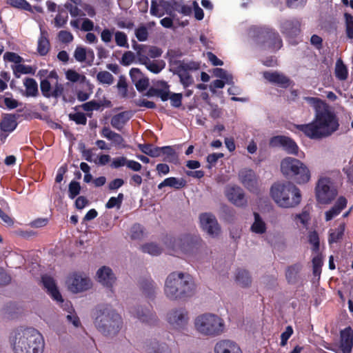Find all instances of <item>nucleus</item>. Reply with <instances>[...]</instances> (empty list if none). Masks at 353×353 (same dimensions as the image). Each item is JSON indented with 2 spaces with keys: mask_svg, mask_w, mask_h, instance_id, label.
<instances>
[{
  "mask_svg": "<svg viewBox=\"0 0 353 353\" xmlns=\"http://www.w3.org/2000/svg\"><path fill=\"white\" fill-rule=\"evenodd\" d=\"M9 339L14 353L43 352V337L33 327H18L10 333Z\"/></svg>",
  "mask_w": 353,
  "mask_h": 353,
  "instance_id": "obj_1",
  "label": "nucleus"
},
{
  "mask_svg": "<svg viewBox=\"0 0 353 353\" xmlns=\"http://www.w3.org/2000/svg\"><path fill=\"white\" fill-rule=\"evenodd\" d=\"M339 124L335 114L326 110H316L313 121L307 124L296 125V128L312 139L327 137L336 131Z\"/></svg>",
  "mask_w": 353,
  "mask_h": 353,
  "instance_id": "obj_2",
  "label": "nucleus"
},
{
  "mask_svg": "<svg viewBox=\"0 0 353 353\" xmlns=\"http://www.w3.org/2000/svg\"><path fill=\"white\" fill-rule=\"evenodd\" d=\"M195 284L192 276L181 272L170 273L165 282L164 293L171 301L184 300L192 296Z\"/></svg>",
  "mask_w": 353,
  "mask_h": 353,
  "instance_id": "obj_3",
  "label": "nucleus"
},
{
  "mask_svg": "<svg viewBox=\"0 0 353 353\" xmlns=\"http://www.w3.org/2000/svg\"><path fill=\"white\" fill-rule=\"evenodd\" d=\"M164 243L171 254L181 253L188 257L196 256L205 247L199 234L190 233L182 234L177 238L166 236Z\"/></svg>",
  "mask_w": 353,
  "mask_h": 353,
  "instance_id": "obj_4",
  "label": "nucleus"
},
{
  "mask_svg": "<svg viewBox=\"0 0 353 353\" xmlns=\"http://www.w3.org/2000/svg\"><path fill=\"white\" fill-rule=\"evenodd\" d=\"M95 310L94 323L98 331L105 336H116L123 326L121 315L108 304L97 305Z\"/></svg>",
  "mask_w": 353,
  "mask_h": 353,
  "instance_id": "obj_5",
  "label": "nucleus"
},
{
  "mask_svg": "<svg viewBox=\"0 0 353 353\" xmlns=\"http://www.w3.org/2000/svg\"><path fill=\"white\" fill-rule=\"evenodd\" d=\"M270 195L281 208H292L301 201L300 190L292 182L274 183L270 188Z\"/></svg>",
  "mask_w": 353,
  "mask_h": 353,
  "instance_id": "obj_6",
  "label": "nucleus"
},
{
  "mask_svg": "<svg viewBox=\"0 0 353 353\" xmlns=\"http://www.w3.org/2000/svg\"><path fill=\"white\" fill-rule=\"evenodd\" d=\"M281 171L288 179L298 184H304L310 179L308 168L300 160L293 157H285L281 162Z\"/></svg>",
  "mask_w": 353,
  "mask_h": 353,
  "instance_id": "obj_7",
  "label": "nucleus"
},
{
  "mask_svg": "<svg viewBox=\"0 0 353 353\" xmlns=\"http://www.w3.org/2000/svg\"><path fill=\"white\" fill-rule=\"evenodd\" d=\"M256 43L265 49L278 50L283 46V41L279 33L267 27H252L250 29Z\"/></svg>",
  "mask_w": 353,
  "mask_h": 353,
  "instance_id": "obj_8",
  "label": "nucleus"
},
{
  "mask_svg": "<svg viewBox=\"0 0 353 353\" xmlns=\"http://www.w3.org/2000/svg\"><path fill=\"white\" fill-rule=\"evenodd\" d=\"M197 331L203 335L216 336L223 332V320L213 314H203L196 317L194 322Z\"/></svg>",
  "mask_w": 353,
  "mask_h": 353,
  "instance_id": "obj_9",
  "label": "nucleus"
},
{
  "mask_svg": "<svg viewBox=\"0 0 353 353\" xmlns=\"http://www.w3.org/2000/svg\"><path fill=\"white\" fill-rule=\"evenodd\" d=\"M337 190L332 185L330 178L320 177L315 187V195L318 203L321 204L330 203L336 196Z\"/></svg>",
  "mask_w": 353,
  "mask_h": 353,
  "instance_id": "obj_10",
  "label": "nucleus"
},
{
  "mask_svg": "<svg viewBox=\"0 0 353 353\" xmlns=\"http://www.w3.org/2000/svg\"><path fill=\"white\" fill-rule=\"evenodd\" d=\"M179 63V66L175 68L174 73L179 76L183 88H187L194 83L193 77L189 74L188 71L199 70L200 64L195 61Z\"/></svg>",
  "mask_w": 353,
  "mask_h": 353,
  "instance_id": "obj_11",
  "label": "nucleus"
},
{
  "mask_svg": "<svg viewBox=\"0 0 353 353\" xmlns=\"http://www.w3.org/2000/svg\"><path fill=\"white\" fill-rule=\"evenodd\" d=\"M269 145L271 148L281 147L288 154H298L299 147L296 142L290 137L277 135L270 139Z\"/></svg>",
  "mask_w": 353,
  "mask_h": 353,
  "instance_id": "obj_12",
  "label": "nucleus"
},
{
  "mask_svg": "<svg viewBox=\"0 0 353 353\" xmlns=\"http://www.w3.org/2000/svg\"><path fill=\"white\" fill-rule=\"evenodd\" d=\"M40 89L43 96L46 98L53 97L58 99L61 97L63 101H68L64 94V85L58 81H57L54 87L52 88L51 84L48 79H43L40 83Z\"/></svg>",
  "mask_w": 353,
  "mask_h": 353,
  "instance_id": "obj_13",
  "label": "nucleus"
},
{
  "mask_svg": "<svg viewBox=\"0 0 353 353\" xmlns=\"http://www.w3.org/2000/svg\"><path fill=\"white\" fill-rule=\"evenodd\" d=\"M66 282L68 289L74 293L85 291L92 287V282L88 277L77 273L70 275Z\"/></svg>",
  "mask_w": 353,
  "mask_h": 353,
  "instance_id": "obj_14",
  "label": "nucleus"
},
{
  "mask_svg": "<svg viewBox=\"0 0 353 353\" xmlns=\"http://www.w3.org/2000/svg\"><path fill=\"white\" fill-rule=\"evenodd\" d=\"M239 179L241 184L249 191L255 192L259 189L258 176L254 171L250 168H243L239 172Z\"/></svg>",
  "mask_w": 353,
  "mask_h": 353,
  "instance_id": "obj_15",
  "label": "nucleus"
},
{
  "mask_svg": "<svg viewBox=\"0 0 353 353\" xmlns=\"http://www.w3.org/2000/svg\"><path fill=\"white\" fill-rule=\"evenodd\" d=\"M129 312L132 316L138 319L142 323L154 325L157 322L156 314L149 308L143 309L140 306L132 307L130 308Z\"/></svg>",
  "mask_w": 353,
  "mask_h": 353,
  "instance_id": "obj_16",
  "label": "nucleus"
},
{
  "mask_svg": "<svg viewBox=\"0 0 353 353\" xmlns=\"http://www.w3.org/2000/svg\"><path fill=\"white\" fill-rule=\"evenodd\" d=\"M199 219L202 229L209 235L214 236L219 233L220 228L214 215L211 213H203Z\"/></svg>",
  "mask_w": 353,
  "mask_h": 353,
  "instance_id": "obj_17",
  "label": "nucleus"
},
{
  "mask_svg": "<svg viewBox=\"0 0 353 353\" xmlns=\"http://www.w3.org/2000/svg\"><path fill=\"white\" fill-rule=\"evenodd\" d=\"M280 30L287 39H294L301 32V22L296 19H285L281 23Z\"/></svg>",
  "mask_w": 353,
  "mask_h": 353,
  "instance_id": "obj_18",
  "label": "nucleus"
},
{
  "mask_svg": "<svg viewBox=\"0 0 353 353\" xmlns=\"http://www.w3.org/2000/svg\"><path fill=\"white\" fill-rule=\"evenodd\" d=\"M225 196L232 203L237 207H245L247 205L244 191L239 186L228 187L225 190Z\"/></svg>",
  "mask_w": 353,
  "mask_h": 353,
  "instance_id": "obj_19",
  "label": "nucleus"
},
{
  "mask_svg": "<svg viewBox=\"0 0 353 353\" xmlns=\"http://www.w3.org/2000/svg\"><path fill=\"white\" fill-rule=\"evenodd\" d=\"M168 321L174 328H183L188 323V312L185 309H175L168 314Z\"/></svg>",
  "mask_w": 353,
  "mask_h": 353,
  "instance_id": "obj_20",
  "label": "nucleus"
},
{
  "mask_svg": "<svg viewBox=\"0 0 353 353\" xmlns=\"http://www.w3.org/2000/svg\"><path fill=\"white\" fill-rule=\"evenodd\" d=\"M263 76L269 82L276 84L282 88H288L292 83L290 78L277 71H265L263 72Z\"/></svg>",
  "mask_w": 353,
  "mask_h": 353,
  "instance_id": "obj_21",
  "label": "nucleus"
},
{
  "mask_svg": "<svg viewBox=\"0 0 353 353\" xmlns=\"http://www.w3.org/2000/svg\"><path fill=\"white\" fill-rule=\"evenodd\" d=\"M214 353H243L239 345L234 341L222 339L214 347Z\"/></svg>",
  "mask_w": 353,
  "mask_h": 353,
  "instance_id": "obj_22",
  "label": "nucleus"
},
{
  "mask_svg": "<svg viewBox=\"0 0 353 353\" xmlns=\"http://www.w3.org/2000/svg\"><path fill=\"white\" fill-rule=\"evenodd\" d=\"M41 281L44 288L47 290V292L54 300L60 303L63 302L62 296L59 292L53 278L48 275H44L41 277Z\"/></svg>",
  "mask_w": 353,
  "mask_h": 353,
  "instance_id": "obj_23",
  "label": "nucleus"
},
{
  "mask_svg": "<svg viewBox=\"0 0 353 353\" xmlns=\"http://www.w3.org/2000/svg\"><path fill=\"white\" fill-rule=\"evenodd\" d=\"M97 276L98 281L108 288H112L116 281V277L114 276L112 270L106 266H103L99 268L97 272Z\"/></svg>",
  "mask_w": 353,
  "mask_h": 353,
  "instance_id": "obj_24",
  "label": "nucleus"
},
{
  "mask_svg": "<svg viewBox=\"0 0 353 353\" xmlns=\"http://www.w3.org/2000/svg\"><path fill=\"white\" fill-rule=\"evenodd\" d=\"M340 347L343 353H351L353 347V330L347 327L341 331Z\"/></svg>",
  "mask_w": 353,
  "mask_h": 353,
  "instance_id": "obj_25",
  "label": "nucleus"
},
{
  "mask_svg": "<svg viewBox=\"0 0 353 353\" xmlns=\"http://www.w3.org/2000/svg\"><path fill=\"white\" fill-rule=\"evenodd\" d=\"M347 201L345 197L341 196L338 198L335 204L325 213V219L326 221L332 220L334 217L339 215L341 212L346 208Z\"/></svg>",
  "mask_w": 353,
  "mask_h": 353,
  "instance_id": "obj_26",
  "label": "nucleus"
},
{
  "mask_svg": "<svg viewBox=\"0 0 353 353\" xmlns=\"http://www.w3.org/2000/svg\"><path fill=\"white\" fill-rule=\"evenodd\" d=\"M17 116L14 114H5L0 122V130L3 132L10 133L17 127Z\"/></svg>",
  "mask_w": 353,
  "mask_h": 353,
  "instance_id": "obj_27",
  "label": "nucleus"
},
{
  "mask_svg": "<svg viewBox=\"0 0 353 353\" xmlns=\"http://www.w3.org/2000/svg\"><path fill=\"white\" fill-rule=\"evenodd\" d=\"M139 286L143 294L149 299H154L156 293V285L151 278H143L139 281Z\"/></svg>",
  "mask_w": 353,
  "mask_h": 353,
  "instance_id": "obj_28",
  "label": "nucleus"
},
{
  "mask_svg": "<svg viewBox=\"0 0 353 353\" xmlns=\"http://www.w3.org/2000/svg\"><path fill=\"white\" fill-rule=\"evenodd\" d=\"M145 353H170L169 347L165 343L159 344L156 341H150L145 342L143 346Z\"/></svg>",
  "mask_w": 353,
  "mask_h": 353,
  "instance_id": "obj_29",
  "label": "nucleus"
},
{
  "mask_svg": "<svg viewBox=\"0 0 353 353\" xmlns=\"http://www.w3.org/2000/svg\"><path fill=\"white\" fill-rule=\"evenodd\" d=\"M48 37V32L41 29V33L37 43V52L41 56L46 55L50 50V43Z\"/></svg>",
  "mask_w": 353,
  "mask_h": 353,
  "instance_id": "obj_30",
  "label": "nucleus"
},
{
  "mask_svg": "<svg viewBox=\"0 0 353 353\" xmlns=\"http://www.w3.org/2000/svg\"><path fill=\"white\" fill-rule=\"evenodd\" d=\"M186 185L187 181L183 178L171 176L166 178L161 183H160L158 185V188L161 190L164 187H170L176 190H179L185 187Z\"/></svg>",
  "mask_w": 353,
  "mask_h": 353,
  "instance_id": "obj_31",
  "label": "nucleus"
},
{
  "mask_svg": "<svg viewBox=\"0 0 353 353\" xmlns=\"http://www.w3.org/2000/svg\"><path fill=\"white\" fill-rule=\"evenodd\" d=\"M346 225L345 223H341L337 228L330 229L328 232V243L332 245L339 242L344 236Z\"/></svg>",
  "mask_w": 353,
  "mask_h": 353,
  "instance_id": "obj_32",
  "label": "nucleus"
},
{
  "mask_svg": "<svg viewBox=\"0 0 353 353\" xmlns=\"http://www.w3.org/2000/svg\"><path fill=\"white\" fill-rule=\"evenodd\" d=\"M302 269L301 263H294L287 268L285 270V278L289 284H295L298 281L299 274Z\"/></svg>",
  "mask_w": 353,
  "mask_h": 353,
  "instance_id": "obj_33",
  "label": "nucleus"
},
{
  "mask_svg": "<svg viewBox=\"0 0 353 353\" xmlns=\"http://www.w3.org/2000/svg\"><path fill=\"white\" fill-rule=\"evenodd\" d=\"M129 119V112H122L114 115L111 119L110 123L114 128L121 130Z\"/></svg>",
  "mask_w": 353,
  "mask_h": 353,
  "instance_id": "obj_34",
  "label": "nucleus"
},
{
  "mask_svg": "<svg viewBox=\"0 0 353 353\" xmlns=\"http://www.w3.org/2000/svg\"><path fill=\"white\" fill-rule=\"evenodd\" d=\"M26 87V96L35 97L38 95V85L35 79L32 78H26L24 81Z\"/></svg>",
  "mask_w": 353,
  "mask_h": 353,
  "instance_id": "obj_35",
  "label": "nucleus"
},
{
  "mask_svg": "<svg viewBox=\"0 0 353 353\" xmlns=\"http://www.w3.org/2000/svg\"><path fill=\"white\" fill-rule=\"evenodd\" d=\"M101 134L102 137L114 142L116 145H121L124 141L122 136L118 133L112 131L108 127H103L101 130Z\"/></svg>",
  "mask_w": 353,
  "mask_h": 353,
  "instance_id": "obj_36",
  "label": "nucleus"
},
{
  "mask_svg": "<svg viewBox=\"0 0 353 353\" xmlns=\"http://www.w3.org/2000/svg\"><path fill=\"white\" fill-rule=\"evenodd\" d=\"M254 221L251 226V230L256 233L262 234L266 232V224L261 219L260 214L254 212Z\"/></svg>",
  "mask_w": 353,
  "mask_h": 353,
  "instance_id": "obj_37",
  "label": "nucleus"
},
{
  "mask_svg": "<svg viewBox=\"0 0 353 353\" xmlns=\"http://www.w3.org/2000/svg\"><path fill=\"white\" fill-rule=\"evenodd\" d=\"M146 68L154 74H159L165 67V62L163 60L150 61L149 59L146 63H142Z\"/></svg>",
  "mask_w": 353,
  "mask_h": 353,
  "instance_id": "obj_38",
  "label": "nucleus"
},
{
  "mask_svg": "<svg viewBox=\"0 0 353 353\" xmlns=\"http://www.w3.org/2000/svg\"><path fill=\"white\" fill-rule=\"evenodd\" d=\"M236 282L242 287H248L252 283L249 272L245 270H238L236 274Z\"/></svg>",
  "mask_w": 353,
  "mask_h": 353,
  "instance_id": "obj_39",
  "label": "nucleus"
},
{
  "mask_svg": "<svg viewBox=\"0 0 353 353\" xmlns=\"http://www.w3.org/2000/svg\"><path fill=\"white\" fill-rule=\"evenodd\" d=\"M162 156H163V161L168 163H176L178 160V155L174 149L170 145L163 146L162 151Z\"/></svg>",
  "mask_w": 353,
  "mask_h": 353,
  "instance_id": "obj_40",
  "label": "nucleus"
},
{
  "mask_svg": "<svg viewBox=\"0 0 353 353\" xmlns=\"http://www.w3.org/2000/svg\"><path fill=\"white\" fill-rule=\"evenodd\" d=\"M7 3L11 7L32 12L31 5L26 0H7Z\"/></svg>",
  "mask_w": 353,
  "mask_h": 353,
  "instance_id": "obj_41",
  "label": "nucleus"
},
{
  "mask_svg": "<svg viewBox=\"0 0 353 353\" xmlns=\"http://www.w3.org/2000/svg\"><path fill=\"white\" fill-rule=\"evenodd\" d=\"M149 45L142 44L139 49L136 52L138 62L140 64L146 63L149 59Z\"/></svg>",
  "mask_w": 353,
  "mask_h": 353,
  "instance_id": "obj_42",
  "label": "nucleus"
},
{
  "mask_svg": "<svg viewBox=\"0 0 353 353\" xmlns=\"http://www.w3.org/2000/svg\"><path fill=\"white\" fill-rule=\"evenodd\" d=\"M335 75L339 80H345L348 76L347 67L343 64L341 59L337 60L336 63Z\"/></svg>",
  "mask_w": 353,
  "mask_h": 353,
  "instance_id": "obj_43",
  "label": "nucleus"
},
{
  "mask_svg": "<svg viewBox=\"0 0 353 353\" xmlns=\"http://www.w3.org/2000/svg\"><path fill=\"white\" fill-rule=\"evenodd\" d=\"M181 55L182 54L178 50H169L167 52L166 58L168 59L170 65L176 68L179 66V63H186L185 61L176 60V58Z\"/></svg>",
  "mask_w": 353,
  "mask_h": 353,
  "instance_id": "obj_44",
  "label": "nucleus"
},
{
  "mask_svg": "<svg viewBox=\"0 0 353 353\" xmlns=\"http://www.w3.org/2000/svg\"><path fill=\"white\" fill-rule=\"evenodd\" d=\"M141 250L143 252L148 253L152 256L159 255L162 252L161 248L154 243H146L145 245H143L141 246Z\"/></svg>",
  "mask_w": 353,
  "mask_h": 353,
  "instance_id": "obj_45",
  "label": "nucleus"
},
{
  "mask_svg": "<svg viewBox=\"0 0 353 353\" xmlns=\"http://www.w3.org/2000/svg\"><path fill=\"white\" fill-rule=\"evenodd\" d=\"M124 196L123 193H119L117 197L112 196L109 199L105 204V208L112 209L113 208H120L123 200Z\"/></svg>",
  "mask_w": 353,
  "mask_h": 353,
  "instance_id": "obj_46",
  "label": "nucleus"
},
{
  "mask_svg": "<svg viewBox=\"0 0 353 353\" xmlns=\"http://www.w3.org/2000/svg\"><path fill=\"white\" fill-rule=\"evenodd\" d=\"M114 39L116 44L118 46L129 48V44L128 43V37L125 32L117 31L114 33Z\"/></svg>",
  "mask_w": 353,
  "mask_h": 353,
  "instance_id": "obj_47",
  "label": "nucleus"
},
{
  "mask_svg": "<svg viewBox=\"0 0 353 353\" xmlns=\"http://www.w3.org/2000/svg\"><path fill=\"white\" fill-rule=\"evenodd\" d=\"M345 32L348 39H353V16L349 13H345Z\"/></svg>",
  "mask_w": 353,
  "mask_h": 353,
  "instance_id": "obj_48",
  "label": "nucleus"
},
{
  "mask_svg": "<svg viewBox=\"0 0 353 353\" xmlns=\"http://www.w3.org/2000/svg\"><path fill=\"white\" fill-rule=\"evenodd\" d=\"M81 192V185L78 181L72 180L68 185V196L71 199L76 198Z\"/></svg>",
  "mask_w": 353,
  "mask_h": 353,
  "instance_id": "obj_49",
  "label": "nucleus"
},
{
  "mask_svg": "<svg viewBox=\"0 0 353 353\" xmlns=\"http://www.w3.org/2000/svg\"><path fill=\"white\" fill-rule=\"evenodd\" d=\"M88 52L85 48L77 46L74 52V57L78 62H85Z\"/></svg>",
  "mask_w": 353,
  "mask_h": 353,
  "instance_id": "obj_50",
  "label": "nucleus"
},
{
  "mask_svg": "<svg viewBox=\"0 0 353 353\" xmlns=\"http://www.w3.org/2000/svg\"><path fill=\"white\" fill-rule=\"evenodd\" d=\"M14 74L19 78L20 74H31L33 72L32 68L30 65H26L19 63L13 68Z\"/></svg>",
  "mask_w": 353,
  "mask_h": 353,
  "instance_id": "obj_51",
  "label": "nucleus"
},
{
  "mask_svg": "<svg viewBox=\"0 0 353 353\" xmlns=\"http://www.w3.org/2000/svg\"><path fill=\"white\" fill-rule=\"evenodd\" d=\"M97 80L105 84L110 85L113 83L114 77L108 71H101L97 75Z\"/></svg>",
  "mask_w": 353,
  "mask_h": 353,
  "instance_id": "obj_52",
  "label": "nucleus"
},
{
  "mask_svg": "<svg viewBox=\"0 0 353 353\" xmlns=\"http://www.w3.org/2000/svg\"><path fill=\"white\" fill-rule=\"evenodd\" d=\"M136 57V54L132 51H126L123 54L120 63L122 65L128 66L135 61Z\"/></svg>",
  "mask_w": 353,
  "mask_h": 353,
  "instance_id": "obj_53",
  "label": "nucleus"
},
{
  "mask_svg": "<svg viewBox=\"0 0 353 353\" xmlns=\"http://www.w3.org/2000/svg\"><path fill=\"white\" fill-rule=\"evenodd\" d=\"M69 118L79 125H85L87 123V118L83 112L70 114Z\"/></svg>",
  "mask_w": 353,
  "mask_h": 353,
  "instance_id": "obj_54",
  "label": "nucleus"
},
{
  "mask_svg": "<svg viewBox=\"0 0 353 353\" xmlns=\"http://www.w3.org/2000/svg\"><path fill=\"white\" fill-rule=\"evenodd\" d=\"M135 36L138 41H145L148 38V31L145 26H141L135 30Z\"/></svg>",
  "mask_w": 353,
  "mask_h": 353,
  "instance_id": "obj_55",
  "label": "nucleus"
},
{
  "mask_svg": "<svg viewBox=\"0 0 353 353\" xmlns=\"http://www.w3.org/2000/svg\"><path fill=\"white\" fill-rule=\"evenodd\" d=\"M58 39L63 43H69L74 39L72 34L67 30H61L58 33Z\"/></svg>",
  "mask_w": 353,
  "mask_h": 353,
  "instance_id": "obj_56",
  "label": "nucleus"
},
{
  "mask_svg": "<svg viewBox=\"0 0 353 353\" xmlns=\"http://www.w3.org/2000/svg\"><path fill=\"white\" fill-rule=\"evenodd\" d=\"M323 265L322 257L316 255L312 259L313 274L316 276L321 274V268Z\"/></svg>",
  "mask_w": 353,
  "mask_h": 353,
  "instance_id": "obj_57",
  "label": "nucleus"
},
{
  "mask_svg": "<svg viewBox=\"0 0 353 353\" xmlns=\"http://www.w3.org/2000/svg\"><path fill=\"white\" fill-rule=\"evenodd\" d=\"M3 59L9 62L14 63H20L23 61V58L15 52H7L3 55Z\"/></svg>",
  "mask_w": 353,
  "mask_h": 353,
  "instance_id": "obj_58",
  "label": "nucleus"
},
{
  "mask_svg": "<svg viewBox=\"0 0 353 353\" xmlns=\"http://www.w3.org/2000/svg\"><path fill=\"white\" fill-rule=\"evenodd\" d=\"M134 83L135 87L139 92L145 90L149 86V79L146 77L139 78Z\"/></svg>",
  "mask_w": 353,
  "mask_h": 353,
  "instance_id": "obj_59",
  "label": "nucleus"
},
{
  "mask_svg": "<svg viewBox=\"0 0 353 353\" xmlns=\"http://www.w3.org/2000/svg\"><path fill=\"white\" fill-rule=\"evenodd\" d=\"M82 108L86 112H90L93 110H99L100 105L99 102L95 100H92L86 102L82 105Z\"/></svg>",
  "mask_w": 353,
  "mask_h": 353,
  "instance_id": "obj_60",
  "label": "nucleus"
},
{
  "mask_svg": "<svg viewBox=\"0 0 353 353\" xmlns=\"http://www.w3.org/2000/svg\"><path fill=\"white\" fill-rule=\"evenodd\" d=\"M293 334L292 327L288 325L286 327L285 330L281 334V345L285 346L287 344L288 339Z\"/></svg>",
  "mask_w": 353,
  "mask_h": 353,
  "instance_id": "obj_61",
  "label": "nucleus"
},
{
  "mask_svg": "<svg viewBox=\"0 0 353 353\" xmlns=\"http://www.w3.org/2000/svg\"><path fill=\"white\" fill-rule=\"evenodd\" d=\"M171 105L174 108H179L181 105L182 94L181 93H172L170 98Z\"/></svg>",
  "mask_w": 353,
  "mask_h": 353,
  "instance_id": "obj_62",
  "label": "nucleus"
},
{
  "mask_svg": "<svg viewBox=\"0 0 353 353\" xmlns=\"http://www.w3.org/2000/svg\"><path fill=\"white\" fill-rule=\"evenodd\" d=\"M309 242L313 245L312 250L315 252L319 250V238L316 232H312L309 235Z\"/></svg>",
  "mask_w": 353,
  "mask_h": 353,
  "instance_id": "obj_63",
  "label": "nucleus"
},
{
  "mask_svg": "<svg viewBox=\"0 0 353 353\" xmlns=\"http://www.w3.org/2000/svg\"><path fill=\"white\" fill-rule=\"evenodd\" d=\"M65 77L66 79L70 81L76 83L80 80L81 75L77 71L70 69L65 72ZM82 77L83 79L85 78L84 76H82Z\"/></svg>",
  "mask_w": 353,
  "mask_h": 353,
  "instance_id": "obj_64",
  "label": "nucleus"
}]
</instances>
